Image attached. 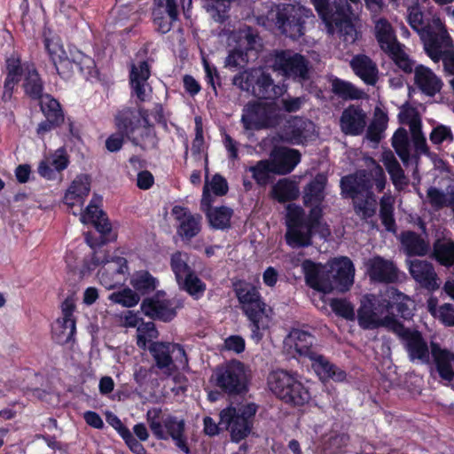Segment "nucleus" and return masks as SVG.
Here are the masks:
<instances>
[{
	"mask_svg": "<svg viewBox=\"0 0 454 454\" xmlns=\"http://www.w3.org/2000/svg\"><path fill=\"white\" fill-rule=\"evenodd\" d=\"M284 92V87L274 84L270 74L259 68L255 85L253 87L254 96L259 98H272L281 96Z\"/></svg>",
	"mask_w": 454,
	"mask_h": 454,
	"instance_id": "nucleus-36",
	"label": "nucleus"
},
{
	"mask_svg": "<svg viewBox=\"0 0 454 454\" xmlns=\"http://www.w3.org/2000/svg\"><path fill=\"white\" fill-rule=\"evenodd\" d=\"M196 123V135L195 138L192 145V153L195 157L196 160H200L201 153L204 150V139H203V131L201 127V120L200 117L195 118Z\"/></svg>",
	"mask_w": 454,
	"mask_h": 454,
	"instance_id": "nucleus-62",
	"label": "nucleus"
},
{
	"mask_svg": "<svg viewBox=\"0 0 454 454\" xmlns=\"http://www.w3.org/2000/svg\"><path fill=\"white\" fill-rule=\"evenodd\" d=\"M407 21L411 28L419 34L424 49L427 46V43L431 44L447 32L439 17L434 16L431 20L425 24L423 12L418 5L408 8Z\"/></svg>",
	"mask_w": 454,
	"mask_h": 454,
	"instance_id": "nucleus-16",
	"label": "nucleus"
},
{
	"mask_svg": "<svg viewBox=\"0 0 454 454\" xmlns=\"http://www.w3.org/2000/svg\"><path fill=\"white\" fill-rule=\"evenodd\" d=\"M234 289L241 309L250 321L251 338L259 342L262 338V331L270 325L269 309L258 290L251 284L239 281L234 285Z\"/></svg>",
	"mask_w": 454,
	"mask_h": 454,
	"instance_id": "nucleus-5",
	"label": "nucleus"
},
{
	"mask_svg": "<svg viewBox=\"0 0 454 454\" xmlns=\"http://www.w3.org/2000/svg\"><path fill=\"white\" fill-rule=\"evenodd\" d=\"M407 263L411 277L422 287L431 291L439 287L437 274L431 262L426 260L413 259L407 261Z\"/></svg>",
	"mask_w": 454,
	"mask_h": 454,
	"instance_id": "nucleus-24",
	"label": "nucleus"
},
{
	"mask_svg": "<svg viewBox=\"0 0 454 454\" xmlns=\"http://www.w3.org/2000/svg\"><path fill=\"white\" fill-rule=\"evenodd\" d=\"M151 72L149 65L145 61H140L137 64H132L129 72V83L132 92L140 101L149 99L152 88L148 83Z\"/></svg>",
	"mask_w": 454,
	"mask_h": 454,
	"instance_id": "nucleus-23",
	"label": "nucleus"
},
{
	"mask_svg": "<svg viewBox=\"0 0 454 454\" xmlns=\"http://www.w3.org/2000/svg\"><path fill=\"white\" fill-rule=\"evenodd\" d=\"M90 191V181L88 176H77L71 183L64 196V203L69 207H82Z\"/></svg>",
	"mask_w": 454,
	"mask_h": 454,
	"instance_id": "nucleus-33",
	"label": "nucleus"
},
{
	"mask_svg": "<svg viewBox=\"0 0 454 454\" xmlns=\"http://www.w3.org/2000/svg\"><path fill=\"white\" fill-rule=\"evenodd\" d=\"M94 264L103 263L98 272V279L106 289H112L121 285L125 280L128 272L127 260L124 257H114L111 260H101L96 252L92 258Z\"/></svg>",
	"mask_w": 454,
	"mask_h": 454,
	"instance_id": "nucleus-17",
	"label": "nucleus"
},
{
	"mask_svg": "<svg viewBox=\"0 0 454 454\" xmlns=\"http://www.w3.org/2000/svg\"><path fill=\"white\" fill-rule=\"evenodd\" d=\"M395 200L391 195L385 194L380 202V216L386 231L395 233L396 231L395 221L394 218Z\"/></svg>",
	"mask_w": 454,
	"mask_h": 454,
	"instance_id": "nucleus-46",
	"label": "nucleus"
},
{
	"mask_svg": "<svg viewBox=\"0 0 454 454\" xmlns=\"http://www.w3.org/2000/svg\"><path fill=\"white\" fill-rule=\"evenodd\" d=\"M297 376L285 370H276L268 376V386L279 399L288 396V389Z\"/></svg>",
	"mask_w": 454,
	"mask_h": 454,
	"instance_id": "nucleus-37",
	"label": "nucleus"
},
{
	"mask_svg": "<svg viewBox=\"0 0 454 454\" xmlns=\"http://www.w3.org/2000/svg\"><path fill=\"white\" fill-rule=\"evenodd\" d=\"M326 176L319 174L307 185L304 190L306 204L315 205L309 217L305 216L304 210L294 204L286 207V243L292 247H308L310 245L311 232L320 217L321 210L317 207L325 198Z\"/></svg>",
	"mask_w": 454,
	"mask_h": 454,
	"instance_id": "nucleus-2",
	"label": "nucleus"
},
{
	"mask_svg": "<svg viewBox=\"0 0 454 454\" xmlns=\"http://www.w3.org/2000/svg\"><path fill=\"white\" fill-rule=\"evenodd\" d=\"M392 146L404 165H408L411 156V145L407 131L398 129L392 137Z\"/></svg>",
	"mask_w": 454,
	"mask_h": 454,
	"instance_id": "nucleus-44",
	"label": "nucleus"
},
{
	"mask_svg": "<svg viewBox=\"0 0 454 454\" xmlns=\"http://www.w3.org/2000/svg\"><path fill=\"white\" fill-rule=\"evenodd\" d=\"M349 64L355 74L364 83L376 84L379 79L378 67L368 56L357 54L351 59Z\"/></svg>",
	"mask_w": 454,
	"mask_h": 454,
	"instance_id": "nucleus-32",
	"label": "nucleus"
},
{
	"mask_svg": "<svg viewBox=\"0 0 454 454\" xmlns=\"http://www.w3.org/2000/svg\"><path fill=\"white\" fill-rule=\"evenodd\" d=\"M149 350L155 361L156 366L165 375L170 376L176 369V365L171 356L172 343L153 342L149 347Z\"/></svg>",
	"mask_w": 454,
	"mask_h": 454,
	"instance_id": "nucleus-34",
	"label": "nucleus"
},
{
	"mask_svg": "<svg viewBox=\"0 0 454 454\" xmlns=\"http://www.w3.org/2000/svg\"><path fill=\"white\" fill-rule=\"evenodd\" d=\"M137 332V345L142 349H145L148 342L157 339L159 336V333L153 322H142L138 325Z\"/></svg>",
	"mask_w": 454,
	"mask_h": 454,
	"instance_id": "nucleus-54",
	"label": "nucleus"
},
{
	"mask_svg": "<svg viewBox=\"0 0 454 454\" xmlns=\"http://www.w3.org/2000/svg\"><path fill=\"white\" fill-rule=\"evenodd\" d=\"M366 272L371 279L390 283L397 278L396 268L391 261L375 256L365 262Z\"/></svg>",
	"mask_w": 454,
	"mask_h": 454,
	"instance_id": "nucleus-31",
	"label": "nucleus"
},
{
	"mask_svg": "<svg viewBox=\"0 0 454 454\" xmlns=\"http://www.w3.org/2000/svg\"><path fill=\"white\" fill-rule=\"evenodd\" d=\"M330 306L337 315L348 320H353L355 318L354 307L348 301L333 299L331 301Z\"/></svg>",
	"mask_w": 454,
	"mask_h": 454,
	"instance_id": "nucleus-59",
	"label": "nucleus"
},
{
	"mask_svg": "<svg viewBox=\"0 0 454 454\" xmlns=\"http://www.w3.org/2000/svg\"><path fill=\"white\" fill-rule=\"evenodd\" d=\"M288 396H285L284 402L294 405H303L310 399V394L306 387L297 379L294 380L288 389Z\"/></svg>",
	"mask_w": 454,
	"mask_h": 454,
	"instance_id": "nucleus-49",
	"label": "nucleus"
},
{
	"mask_svg": "<svg viewBox=\"0 0 454 454\" xmlns=\"http://www.w3.org/2000/svg\"><path fill=\"white\" fill-rule=\"evenodd\" d=\"M434 256L444 266L454 264V241L450 238H438L434 243Z\"/></svg>",
	"mask_w": 454,
	"mask_h": 454,
	"instance_id": "nucleus-41",
	"label": "nucleus"
},
{
	"mask_svg": "<svg viewBox=\"0 0 454 454\" xmlns=\"http://www.w3.org/2000/svg\"><path fill=\"white\" fill-rule=\"evenodd\" d=\"M273 174L286 175L292 172L301 161V153L296 149L275 147L270 155Z\"/></svg>",
	"mask_w": 454,
	"mask_h": 454,
	"instance_id": "nucleus-25",
	"label": "nucleus"
},
{
	"mask_svg": "<svg viewBox=\"0 0 454 454\" xmlns=\"http://www.w3.org/2000/svg\"><path fill=\"white\" fill-rule=\"evenodd\" d=\"M431 354L434 357L437 372L442 380L451 381L454 379V353L440 348L437 344H431Z\"/></svg>",
	"mask_w": 454,
	"mask_h": 454,
	"instance_id": "nucleus-35",
	"label": "nucleus"
},
{
	"mask_svg": "<svg viewBox=\"0 0 454 454\" xmlns=\"http://www.w3.org/2000/svg\"><path fill=\"white\" fill-rule=\"evenodd\" d=\"M147 422L154 434L160 440L171 438L176 447L184 453L190 450L184 437V421L172 416L162 417L161 411L157 408L151 409L146 413Z\"/></svg>",
	"mask_w": 454,
	"mask_h": 454,
	"instance_id": "nucleus-10",
	"label": "nucleus"
},
{
	"mask_svg": "<svg viewBox=\"0 0 454 454\" xmlns=\"http://www.w3.org/2000/svg\"><path fill=\"white\" fill-rule=\"evenodd\" d=\"M315 134V125L307 119L294 117L289 120L285 128L271 137L272 143L285 142L293 145L302 144Z\"/></svg>",
	"mask_w": 454,
	"mask_h": 454,
	"instance_id": "nucleus-20",
	"label": "nucleus"
},
{
	"mask_svg": "<svg viewBox=\"0 0 454 454\" xmlns=\"http://www.w3.org/2000/svg\"><path fill=\"white\" fill-rule=\"evenodd\" d=\"M400 331H394L404 342L405 349L412 362L427 364L429 362L430 351L427 342L418 331L406 329L400 323Z\"/></svg>",
	"mask_w": 454,
	"mask_h": 454,
	"instance_id": "nucleus-21",
	"label": "nucleus"
},
{
	"mask_svg": "<svg viewBox=\"0 0 454 454\" xmlns=\"http://www.w3.org/2000/svg\"><path fill=\"white\" fill-rule=\"evenodd\" d=\"M381 161L389 174L394 186L397 190L404 189L409 184V179L404 175L394 153L391 151L384 152L381 155Z\"/></svg>",
	"mask_w": 454,
	"mask_h": 454,
	"instance_id": "nucleus-38",
	"label": "nucleus"
},
{
	"mask_svg": "<svg viewBox=\"0 0 454 454\" xmlns=\"http://www.w3.org/2000/svg\"><path fill=\"white\" fill-rule=\"evenodd\" d=\"M131 285L137 291L147 294L156 289L157 280L149 272L141 270L133 275Z\"/></svg>",
	"mask_w": 454,
	"mask_h": 454,
	"instance_id": "nucleus-53",
	"label": "nucleus"
},
{
	"mask_svg": "<svg viewBox=\"0 0 454 454\" xmlns=\"http://www.w3.org/2000/svg\"><path fill=\"white\" fill-rule=\"evenodd\" d=\"M374 35L382 51L387 53L396 66L405 73H411L412 61L404 51V46L396 38L391 23L385 18L373 20Z\"/></svg>",
	"mask_w": 454,
	"mask_h": 454,
	"instance_id": "nucleus-9",
	"label": "nucleus"
},
{
	"mask_svg": "<svg viewBox=\"0 0 454 454\" xmlns=\"http://www.w3.org/2000/svg\"><path fill=\"white\" fill-rule=\"evenodd\" d=\"M427 200L434 208H442L454 203V187L449 186L446 192L435 187H430L427 192Z\"/></svg>",
	"mask_w": 454,
	"mask_h": 454,
	"instance_id": "nucleus-47",
	"label": "nucleus"
},
{
	"mask_svg": "<svg viewBox=\"0 0 454 454\" xmlns=\"http://www.w3.org/2000/svg\"><path fill=\"white\" fill-rule=\"evenodd\" d=\"M332 91L344 100L363 98L364 92L349 82L335 78L332 81Z\"/></svg>",
	"mask_w": 454,
	"mask_h": 454,
	"instance_id": "nucleus-42",
	"label": "nucleus"
},
{
	"mask_svg": "<svg viewBox=\"0 0 454 454\" xmlns=\"http://www.w3.org/2000/svg\"><path fill=\"white\" fill-rule=\"evenodd\" d=\"M258 70L259 68H251L236 74L232 80L233 84L242 90L253 93Z\"/></svg>",
	"mask_w": 454,
	"mask_h": 454,
	"instance_id": "nucleus-56",
	"label": "nucleus"
},
{
	"mask_svg": "<svg viewBox=\"0 0 454 454\" xmlns=\"http://www.w3.org/2000/svg\"><path fill=\"white\" fill-rule=\"evenodd\" d=\"M301 268L307 285L325 294L334 289L345 292L354 283L355 268L348 257L334 258L325 265L305 260Z\"/></svg>",
	"mask_w": 454,
	"mask_h": 454,
	"instance_id": "nucleus-3",
	"label": "nucleus"
},
{
	"mask_svg": "<svg viewBox=\"0 0 454 454\" xmlns=\"http://www.w3.org/2000/svg\"><path fill=\"white\" fill-rule=\"evenodd\" d=\"M68 164L69 159L66 150L59 148L39 162L37 172L47 180H54L57 174L66 169Z\"/></svg>",
	"mask_w": 454,
	"mask_h": 454,
	"instance_id": "nucleus-28",
	"label": "nucleus"
},
{
	"mask_svg": "<svg viewBox=\"0 0 454 454\" xmlns=\"http://www.w3.org/2000/svg\"><path fill=\"white\" fill-rule=\"evenodd\" d=\"M97 200V199H93L86 207L85 211L81 215L80 220L82 223H92L98 217L104 215V212L96 204Z\"/></svg>",
	"mask_w": 454,
	"mask_h": 454,
	"instance_id": "nucleus-64",
	"label": "nucleus"
},
{
	"mask_svg": "<svg viewBox=\"0 0 454 454\" xmlns=\"http://www.w3.org/2000/svg\"><path fill=\"white\" fill-rule=\"evenodd\" d=\"M367 124L365 112L357 106H349L342 112L340 118V129L346 135L358 136L362 134Z\"/></svg>",
	"mask_w": 454,
	"mask_h": 454,
	"instance_id": "nucleus-26",
	"label": "nucleus"
},
{
	"mask_svg": "<svg viewBox=\"0 0 454 454\" xmlns=\"http://www.w3.org/2000/svg\"><path fill=\"white\" fill-rule=\"evenodd\" d=\"M427 309L434 318L440 320L443 325H454V305L444 303L438 307L437 298L430 296L427 301Z\"/></svg>",
	"mask_w": 454,
	"mask_h": 454,
	"instance_id": "nucleus-39",
	"label": "nucleus"
},
{
	"mask_svg": "<svg viewBox=\"0 0 454 454\" xmlns=\"http://www.w3.org/2000/svg\"><path fill=\"white\" fill-rule=\"evenodd\" d=\"M314 18L310 9L297 4H283L278 8L276 26L286 36L297 39L304 34L305 19Z\"/></svg>",
	"mask_w": 454,
	"mask_h": 454,
	"instance_id": "nucleus-13",
	"label": "nucleus"
},
{
	"mask_svg": "<svg viewBox=\"0 0 454 454\" xmlns=\"http://www.w3.org/2000/svg\"><path fill=\"white\" fill-rule=\"evenodd\" d=\"M177 283L182 289L196 299L202 296L206 290V285L193 271L183 279H180V281H177Z\"/></svg>",
	"mask_w": 454,
	"mask_h": 454,
	"instance_id": "nucleus-52",
	"label": "nucleus"
},
{
	"mask_svg": "<svg viewBox=\"0 0 454 454\" xmlns=\"http://www.w3.org/2000/svg\"><path fill=\"white\" fill-rule=\"evenodd\" d=\"M39 99L41 109L48 119L52 118L56 121L62 119L60 105L56 99L48 94H42Z\"/></svg>",
	"mask_w": 454,
	"mask_h": 454,
	"instance_id": "nucleus-57",
	"label": "nucleus"
},
{
	"mask_svg": "<svg viewBox=\"0 0 454 454\" xmlns=\"http://www.w3.org/2000/svg\"><path fill=\"white\" fill-rule=\"evenodd\" d=\"M213 378L215 385L229 395H241L248 389V372L244 364L237 360L217 367Z\"/></svg>",
	"mask_w": 454,
	"mask_h": 454,
	"instance_id": "nucleus-12",
	"label": "nucleus"
},
{
	"mask_svg": "<svg viewBox=\"0 0 454 454\" xmlns=\"http://www.w3.org/2000/svg\"><path fill=\"white\" fill-rule=\"evenodd\" d=\"M229 39L235 41L237 43V49L242 52L256 49V46L259 44L257 35L248 27L233 32Z\"/></svg>",
	"mask_w": 454,
	"mask_h": 454,
	"instance_id": "nucleus-43",
	"label": "nucleus"
},
{
	"mask_svg": "<svg viewBox=\"0 0 454 454\" xmlns=\"http://www.w3.org/2000/svg\"><path fill=\"white\" fill-rule=\"evenodd\" d=\"M183 306L178 299H166L163 294H157L145 299L140 309L148 317L164 322L171 321L176 315V309Z\"/></svg>",
	"mask_w": 454,
	"mask_h": 454,
	"instance_id": "nucleus-19",
	"label": "nucleus"
},
{
	"mask_svg": "<svg viewBox=\"0 0 454 454\" xmlns=\"http://www.w3.org/2000/svg\"><path fill=\"white\" fill-rule=\"evenodd\" d=\"M425 51L434 62H443L446 74L454 75V51L452 40L448 32L442 35L431 44L427 43Z\"/></svg>",
	"mask_w": 454,
	"mask_h": 454,
	"instance_id": "nucleus-22",
	"label": "nucleus"
},
{
	"mask_svg": "<svg viewBox=\"0 0 454 454\" xmlns=\"http://www.w3.org/2000/svg\"><path fill=\"white\" fill-rule=\"evenodd\" d=\"M364 164L367 169L342 177L340 185L342 192L353 199L356 215L372 228H375L377 225L373 218L377 210V200L371 188L374 182L378 192H382L386 185V176L383 168L372 158H364Z\"/></svg>",
	"mask_w": 454,
	"mask_h": 454,
	"instance_id": "nucleus-1",
	"label": "nucleus"
},
{
	"mask_svg": "<svg viewBox=\"0 0 454 454\" xmlns=\"http://www.w3.org/2000/svg\"><path fill=\"white\" fill-rule=\"evenodd\" d=\"M414 72V85L418 90L427 97H434L442 88V79L436 75L429 67L424 65H418L412 68Z\"/></svg>",
	"mask_w": 454,
	"mask_h": 454,
	"instance_id": "nucleus-27",
	"label": "nucleus"
},
{
	"mask_svg": "<svg viewBox=\"0 0 454 454\" xmlns=\"http://www.w3.org/2000/svg\"><path fill=\"white\" fill-rule=\"evenodd\" d=\"M278 119L275 103H248L243 108L241 115V122L246 130L274 127L278 123Z\"/></svg>",
	"mask_w": 454,
	"mask_h": 454,
	"instance_id": "nucleus-14",
	"label": "nucleus"
},
{
	"mask_svg": "<svg viewBox=\"0 0 454 454\" xmlns=\"http://www.w3.org/2000/svg\"><path fill=\"white\" fill-rule=\"evenodd\" d=\"M272 193L279 202H286L296 199L299 195V190L292 182L283 179L273 186Z\"/></svg>",
	"mask_w": 454,
	"mask_h": 454,
	"instance_id": "nucleus-51",
	"label": "nucleus"
},
{
	"mask_svg": "<svg viewBox=\"0 0 454 454\" xmlns=\"http://www.w3.org/2000/svg\"><path fill=\"white\" fill-rule=\"evenodd\" d=\"M400 117L402 121L410 127L416 153L427 154L428 153L427 140L421 132V119L417 111L413 108L403 109L400 113Z\"/></svg>",
	"mask_w": 454,
	"mask_h": 454,
	"instance_id": "nucleus-30",
	"label": "nucleus"
},
{
	"mask_svg": "<svg viewBox=\"0 0 454 454\" xmlns=\"http://www.w3.org/2000/svg\"><path fill=\"white\" fill-rule=\"evenodd\" d=\"M115 121L117 128L130 138L135 145H141L145 147L155 145V135L149 127L146 110L143 108L138 110L124 108L118 113Z\"/></svg>",
	"mask_w": 454,
	"mask_h": 454,
	"instance_id": "nucleus-7",
	"label": "nucleus"
},
{
	"mask_svg": "<svg viewBox=\"0 0 454 454\" xmlns=\"http://www.w3.org/2000/svg\"><path fill=\"white\" fill-rule=\"evenodd\" d=\"M209 190L216 196L224 195L228 191L226 180L220 175H215L209 183L206 182L201 199L202 207H209L211 204L212 199Z\"/></svg>",
	"mask_w": 454,
	"mask_h": 454,
	"instance_id": "nucleus-45",
	"label": "nucleus"
},
{
	"mask_svg": "<svg viewBox=\"0 0 454 454\" xmlns=\"http://www.w3.org/2000/svg\"><path fill=\"white\" fill-rule=\"evenodd\" d=\"M285 341L300 356L308 357L311 361L313 370L322 380H333L342 382L346 380L347 374L343 370L331 364L317 352L314 346L315 337L308 332L294 329L291 331Z\"/></svg>",
	"mask_w": 454,
	"mask_h": 454,
	"instance_id": "nucleus-4",
	"label": "nucleus"
},
{
	"mask_svg": "<svg viewBox=\"0 0 454 454\" xmlns=\"http://www.w3.org/2000/svg\"><path fill=\"white\" fill-rule=\"evenodd\" d=\"M391 302L382 296L365 294L361 299L357 310V321L363 329L387 328L389 331H400V322L389 313Z\"/></svg>",
	"mask_w": 454,
	"mask_h": 454,
	"instance_id": "nucleus-6",
	"label": "nucleus"
},
{
	"mask_svg": "<svg viewBox=\"0 0 454 454\" xmlns=\"http://www.w3.org/2000/svg\"><path fill=\"white\" fill-rule=\"evenodd\" d=\"M309 61L301 54L291 51H281L275 54L273 68L284 76L294 80L309 79Z\"/></svg>",
	"mask_w": 454,
	"mask_h": 454,
	"instance_id": "nucleus-15",
	"label": "nucleus"
},
{
	"mask_svg": "<svg viewBox=\"0 0 454 454\" xmlns=\"http://www.w3.org/2000/svg\"><path fill=\"white\" fill-rule=\"evenodd\" d=\"M247 171L259 185H265L269 183L270 174H273V165L270 159L262 160L247 168Z\"/></svg>",
	"mask_w": 454,
	"mask_h": 454,
	"instance_id": "nucleus-50",
	"label": "nucleus"
},
{
	"mask_svg": "<svg viewBox=\"0 0 454 454\" xmlns=\"http://www.w3.org/2000/svg\"><path fill=\"white\" fill-rule=\"evenodd\" d=\"M45 47L51 56L52 62L56 67L57 72L59 74H65V69L72 68L74 64L82 73L90 74L91 70L95 67L94 60L86 55L80 53L77 59L71 61L67 56L63 50V47L58 43L46 40Z\"/></svg>",
	"mask_w": 454,
	"mask_h": 454,
	"instance_id": "nucleus-18",
	"label": "nucleus"
},
{
	"mask_svg": "<svg viewBox=\"0 0 454 454\" xmlns=\"http://www.w3.org/2000/svg\"><path fill=\"white\" fill-rule=\"evenodd\" d=\"M189 256L186 253L176 252L171 256V268L176 281H180L192 270L188 265Z\"/></svg>",
	"mask_w": 454,
	"mask_h": 454,
	"instance_id": "nucleus-55",
	"label": "nucleus"
},
{
	"mask_svg": "<svg viewBox=\"0 0 454 454\" xmlns=\"http://www.w3.org/2000/svg\"><path fill=\"white\" fill-rule=\"evenodd\" d=\"M256 411L257 405L254 403L240 405L239 408L230 406L220 412L219 424L230 429L232 441L238 442L251 433Z\"/></svg>",
	"mask_w": 454,
	"mask_h": 454,
	"instance_id": "nucleus-11",
	"label": "nucleus"
},
{
	"mask_svg": "<svg viewBox=\"0 0 454 454\" xmlns=\"http://www.w3.org/2000/svg\"><path fill=\"white\" fill-rule=\"evenodd\" d=\"M401 242L409 255L423 256L427 254L429 250V244L419 235L406 231L401 236Z\"/></svg>",
	"mask_w": 454,
	"mask_h": 454,
	"instance_id": "nucleus-40",
	"label": "nucleus"
},
{
	"mask_svg": "<svg viewBox=\"0 0 454 454\" xmlns=\"http://www.w3.org/2000/svg\"><path fill=\"white\" fill-rule=\"evenodd\" d=\"M430 141L434 145H440L443 142H452L453 134L450 127L445 125H437L433 129L429 135Z\"/></svg>",
	"mask_w": 454,
	"mask_h": 454,
	"instance_id": "nucleus-60",
	"label": "nucleus"
},
{
	"mask_svg": "<svg viewBox=\"0 0 454 454\" xmlns=\"http://www.w3.org/2000/svg\"><path fill=\"white\" fill-rule=\"evenodd\" d=\"M153 21L159 32L166 34L170 31L173 22L176 21L169 17L164 16L160 8H155L153 12Z\"/></svg>",
	"mask_w": 454,
	"mask_h": 454,
	"instance_id": "nucleus-63",
	"label": "nucleus"
},
{
	"mask_svg": "<svg viewBox=\"0 0 454 454\" xmlns=\"http://www.w3.org/2000/svg\"><path fill=\"white\" fill-rule=\"evenodd\" d=\"M343 2L344 3H333L336 12L346 18L355 16L356 11H358L361 6L360 0H344Z\"/></svg>",
	"mask_w": 454,
	"mask_h": 454,
	"instance_id": "nucleus-61",
	"label": "nucleus"
},
{
	"mask_svg": "<svg viewBox=\"0 0 454 454\" xmlns=\"http://www.w3.org/2000/svg\"><path fill=\"white\" fill-rule=\"evenodd\" d=\"M172 215L179 223L177 233L186 239L195 237L200 231V215H192L187 208L181 206H175L172 208Z\"/></svg>",
	"mask_w": 454,
	"mask_h": 454,
	"instance_id": "nucleus-29",
	"label": "nucleus"
},
{
	"mask_svg": "<svg viewBox=\"0 0 454 454\" xmlns=\"http://www.w3.org/2000/svg\"><path fill=\"white\" fill-rule=\"evenodd\" d=\"M207 215L212 227L225 229L230 226L232 210L227 207L209 208L207 207Z\"/></svg>",
	"mask_w": 454,
	"mask_h": 454,
	"instance_id": "nucleus-48",
	"label": "nucleus"
},
{
	"mask_svg": "<svg viewBox=\"0 0 454 454\" xmlns=\"http://www.w3.org/2000/svg\"><path fill=\"white\" fill-rule=\"evenodd\" d=\"M109 299L117 304L123 307L130 308L136 306L140 300V297L131 289L126 288L121 292H114L109 295Z\"/></svg>",
	"mask_w": 454,
	"mask_h": 454,
	"instance_id": "nucleus-58",
	"label": "nucleus"
},
{
	"mask_svg": "<svg viewBox=\"0 0 454 454\" xmlns=\"http://www.w3.org/2000/svg\"><path fill=\"white\" fill-rule=\"evenodd\" d=\"M7 77L4 86L3 98L9 100L12 98V90L24 76L23 87L27 95L30 98L37 99L43 94V82L38 73L32 65L20 66V61L14 56L10 57L6 60Z\"/></svg>",
	"mask_w": 454,
	"mask_h": 454,
	"instance_id": "nucleus-8",
	"label": "nucleus"
}]
</instances>
